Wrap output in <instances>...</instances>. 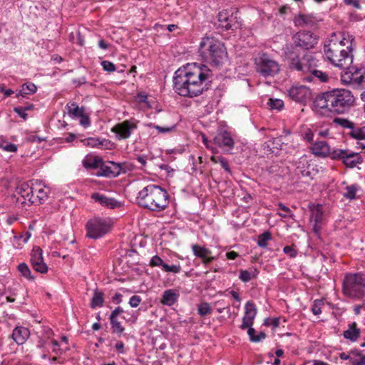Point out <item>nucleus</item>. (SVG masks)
I'll use <instances>...</instances> for the list:
<instances>
[{
    "label": "nucleus",
    "mask_w": 365,
    "mask_h": 365,
    "mask_svg": "<svg viewBox=\"0 0 365 365\" xmlns=\"http://www.w3.org/2000/svg\"><path fill=\"white\" fill-rule=\"evenodd\" d=\"M210 77L211 71L206 66L187 64L175 72L173 88L181 96L196 97L207 89V81H210Z\"/></svg>",
    "instance_id": "obj_1"
},
{
    "label": "nucleus",
    "mask_w": 365,
    "mask_h": 365,
    "mask_svg": "<svg viewBox=\"0 0 365 365\" xmlns=\"http://www.w3.org/2000/svg\"><path fill=\"white\" fill-rule=\"evenodd\" d=\"M355 98L346 89H334L316 97L313 103L314 110L322 115L330 113L341 114L354 106Z\"/></svg>",
    "instance_id": "obj_2"
},
{
    "label": "nucleus",
    "mask_w": 365,
    "mask_h": 365,
    "mask_svg": "<svg viewBox=\"0 0 365 365\" xmlns=\"http://www.w3.org/2000/svg\"><path fill=\"white\" fill-rule=\"evenodd\" d=\"M354 42L349 34H333L324 45V54L334 66L348 68L353 62Z\"/></svg>",
    "instance_id": "obj_3"
},
{
    "label": "nucleus",
    "mask_w": 365,
    "mask_h": 365,
    "mask_svg": "<svg viewBox=\"0 0 365 365\" xmlns=\"http://www.w3.org/2000/svg\"><path fill=\"white\" fill-rule=\"evenodd\" d=\"M138 204L151 211L164 210L169 205V194L159 185L150 184L143 187L138 193Z\"/></svg>",
    "instance_id": "obj_4"
},
{
    "label": "nucleus",
    "mask_w": 365,
    "mask_h": 365,
    "mask_svg": "<svg viewBox=\"0 0 365 365\" xmlns=\"http://www.w3.org/2000/svg\"><path fill=\"white\" fill-rule=\"evenodd\" d=\"M199 54L205 62L215 66L222 65L227 57L223 43L212 36L202 38L199 46Z\"/></svg>",
    "instance_id": "obj_5"
},
{
    "label": "nucleus",
    "mask_w": 365,
    "mask_h": 365,
    "mask_svg": "<svg viewBox=\"0 0 365 365\" xmlns=\"http://www.w3.org/2000/svg\"><path fill=\"white\" fill-rule=\"evenodd\" d=\"M285 58L288 61L291 69L300 71L302 73H309L312 69L317 67L318 60L311 53H306L302 58L296 54L292 45H287L284 48Z\"/></svg>",
    "instance_id": "obj_6"
},
{
    "label": "nucleus",
    "mask_w": 365,
    "mask_h": 365,
    "mask_svg": "<svg viewBox=\"0 0 365 365\" xmlns=\"http://www.w3.org/2000/svg\"><path fill=\"white\" fill-rule=\"evenodd\" d=\"M344 293L352 298H361L365 294V274L361 272L350 273L345 276Z\"/></svg>",
    "instance_id": "obj_7"
},
{
    "label": "nucleus",
    "mask_w": 365,
    "mask_h": 365,
    "mask_svg": "<svg viewBox=\"0 0 365 365\" xmlns=\"http://www.w3.org/2000/svg\"><path fill=\"white\" fill-rule=\"evenodd\" d=\"M257 71L264 77L273 76L279 72L280 66L277 61L267 53H262L256 59Z\"/></svg>",
    "instance_id": "obj_8"
},
{
    "label": "nucleus",
    "mask_w": 365,
    "mask_h": 365,
    "mask_svg": "<svg viewBox=\"0 0 365 365\" xmlns=\"http://www.w3.org/2000/svg\"><path fill=\"white\" fill-rule=\"evenodd\" d=\"M110 227V223L106 219H92L86 225L87 235L93 239L101 237L109 231Z\"/></svg>",
    "instance_id": "obj_9"
},
{
    "label": "nucleus",
    "mask_w": 365,
    "mask_h": 365,
    "mask_svg": "<svg viewBox=\"0 0 365 365\" xmlns=\"http://www.w3.org/2000/svg\"><path fill=\"white\" fill-rule=\"evenodd\" d=\"M34 185L29 182H21L16 189L15 197L16 202L21 206H29L34 204Z\"/></svg>",
    "instance_id": "obj_10"
},
{
    "label": "nucleus",
    "mask_w": 365,
    "mask_h": 365,
    "mask_svg": "<svg viewBox=\"0 0 365 365\" xmlns=\"http://www.w3.org/2000/svg\"><path fill=\"white\" fill-rule=\"evenodd\" d=\"M331 157L335 160H340L348 168H354L362 163V158L359 153L349 150L336 149L331 153Z\"/></svg>",
    "instance_id": "obj_11"
},
{
    "label": "nucleus",
    "mask_w": 365,
    "mask_h": 365,
    "mask_svg": "<svg viewBox=\"0 0 365 365\" xmlns=\"http://www.w3.org/2000/svg\"><path fill=\"white\" fill-rule=\"evenodd\" d=\"M293 44L304 50L311 49L317 43V38L309 31H299L293 36Z\"/></svg>",
    "instance_id": "obj_12"
},
{
    "label": "nucleus",
    "mask_w": 365,
    "mask_h": 365,
    "mask_svg": "<svg viewBox=\"0 0 365 365\" xmlns=\"http://www.w3.org/2000/svg\"><path fill=\"white\" fill-rule=\"evenodd\" d=\"M288 96L293 101L305 103L312 98L311 90L305 86H293L287 90Z\"/></svg>",
    "instance_id": "obj_13"
},
{
    "label": "nucleus",
    "mask_w": 365,
    "mask_h": 365,
    "mask_svg": "<svg viewBox=\"0 0 365 365\" xmlns=\"http://www.w3.org/2000/svg\"><path fill=\"white\" fill-rule=\"evenodd\" d=\"M136 128L135 123L130 120H124L113 126L111 130L116 134L118 140H123L130 138L132 131Z\"/></svg>",
    "instance_id": "obj_14"
},
{
    "label": "nucleus",
    "mask_w": 365,
    "mask_h": 365,
    "mask_svg": "<svg viewBox=\"0 0 365 365\" xmlns=\"http://www.w3.org/2000/svg\"><path fill=\"white\" fill-rule=\"evenodd\" d=\"M31 262L33 268L38 272L46 273L48 267L43 262L42 250L39 247H34L31 252Z\"/></svg>",
    "instance_id": "obj_15"
},
{
    "label": "nucleus",
    "mask_w": 365,
    "mask_h": 365,
    "mask_svg": "<svg viewBox=\"0 0 365 365\" xmlns=\"http://www.w3.org/2000/svg\"><path fill=\"white\" fill-rule=\"evenodd\" d=\"M99 168V171L96 173V175L98 177H115L120 175L121 172L120 165L113 161H109L108 163H103L102 161Z\"/></svg>",
    "instance_id": "obj_16"
},
{
    "label": "nucleus",
    "mask_w": 365,
    "mask_h": 365,
    "mask_svg": "<svg viewBox=\"0 0 365 365\" xmlns=\"http://www.w3.org/2000/svg\"><path fill=\"white\" fill-rule=\"evenodd\" d=\"M256 314L257 308L255 304L250 301L247 302L245 306V315L242 318V323L240 328L242 329H245L248 327H252Z\"/></svg>",
    "instance_id": "obj_17"
},
{
    "label": "nucleus",
    "mask_w": 365,
    "mask_h": 365,
    "mask_svg": "<svg viewBox=\"0 0 365 365\" xmlns=\"http://www.w3.org/2000/svg\"><path fill=\"white\" fill-rule=\"evenodd\" d=\"M214 142L226 150H230L234 147V140L230 133L226 130L219 131L214 138Z\"/></svg>",
    "instance_id": "obj_18"
},
{
    "label": "nucleus",
    "mask_w": 365,
    "mask_h": 365,
    "mask_svg": "<svg viewBox=\"0 0 365 365\" xmlns=\"http://www.w3.org/2000/svg\"><path fill=\"white\" fill-rule=\"evenodd\" d=\"M311 221L314 222L313 230L314 232L319 235L321 225L324 220V211L321 205H314L311 207Z\"/></svg>",
    "instance_id": "obj_19"
},
{
    "label": "nucleus",
    "mask_w": 365,
    "mask_h": 365,
    "mask_svg": "<svg viewBox=\"0 0 365 365\" xmlns=\"http://www.w3.org/2000/svg\"><path fill=\"white\" fill-rule=\"evenodd\" d=\"M192 250L195 257L202 259L203 264H207L212 262L215 257L212 256V251L199 245H192Z\"/></svg>",
    "instance_id": "obj_20"
},
{
    "label": "nucleus",
    "mask_w": 365,
    "mask_h": 365,
    "mask_svg": "<svg viewBox=\"0 0 365 365\" xmlns=\"http://www.w3.org/2000/svg\"><path fill=\"white\" fill-rule=\"evenodd\" d=\"M218 21L220 26L226 30L232 29L235 26L234 21L236 17L233 16V14H230L228 10H222L218 14Z\"/></svg>",
    "instance_id": "obj_21"
},
{
    "label": "nucleus",
    "mask_w": 365,
    "mask_h": 365,
    "mask_svg": "<svg viewBox=\"0 0 365 365\" xmlns=\"http://www.w3.org/2000/svg\"><path fill=\"white\" fill-rule=\"evenodd\" d=\"M319 19L313 14H299L294 18V24L297 26L312 27L315 26Z\"/></svg>",
    "instance_id": "obj_22"
},
{
    "label": "nucleus",
    "mask_w": 365,
    "mask_h": 365,
    "mask_svg": "<svg viewBox=\"0 0 365 365\" xmlns=\"http://www.w3.org/2000/svg\"><path fill=\"white\" fill-rule=\"evenodd\" d=\"M30 335L29 330L24 327H16L12 332V339L19 345L26 342Z\"/></svg>",
    "instance_id": "obj_23"
},
{
    "label": "nucleus",
    "mask_w": 365,
    "mask_h": 365,
    "mask_svg": "<svg viewBox=\"0 0 365 365\" xmlns=\"http://www.w3.org/2000/svg\"><path fill=\"white\" fill-rule=\"evenodd\" d=\"M179 292L174 289L165 290L160 299V302L163 305L172 306L175 304L179 298Z\"/></svg>",
    "instance_id": "obj_24"
},
{
    "label": "nucleus",
    "mask_w": 365,
    "mask_h": 365,
    "mask_svg": "<svg viewBox=\"0 0 365 365\" xmlns=\"http://www.w3.org/2000/svg\"><path fill=\"white\" fill-rule=\"evenodd\" d=\"M360 69L349 68V70L341 74V81L347 84L358 85Z\"/></svg>",
    "instance_id": "obj_25"
},
{
    "label": "nucleus",
    "mask_w": 365,
    "mask_h": 365,
    "mask_svg": "<svg viewBox=\"0 0 365 365\" xmlns=\"http://www.w3.org/2000/svg\"><path fill=\"white\" fill-rule=\"evenodd\" d=\"M314 155L319 157H326L330 153L329 145L324 140L316 141L311 147Z\"/></svg>",
    "instance_id": "obj_26"
},
{
    "label": "nucleus",
    "mask_w": 365,
    "mask_h": 365,
    "mask_svg": "<svg viewBox=\"0 0 365 365\" xmlns=\"http://www.w3.org/2000/svg\"><path fill=\"white\" fill-rule=\"evenodd\" d=\"M102 158L93 155L88 154L82 160V164L86 169H96L98 168L102 163Z\"/></svg>",
    "instance_id": "obj_27"
},
{
    "label": "nucleus",
    "mask_w": 365,
    "mask_h": 365,
    "mask_svg": "<svg viewBox=\"0 0 365 365\" xmlns=\"http://www.w3.org/2000/svg\"><path fill=\"white\" fill-rule=\"evenodd\" d=\"M48 188L41 187L40 184H36L34 186V203H43L48 197Z\"/></svg>",
    "instance_id": "obj_28"
},
{
    "label": "nucleus",
    "mask_w": 365,
    "mask_h": 365,
    "mask_svg": "<svg viewBox=\"0 0 365 365\" xmlns=\"http://www.w3.org/2000/svg\"><path fill=\"white\" fill-rule=\"evenodd\" d=\"M92 198L96 202H99L102 206L109 208H114L118 204V202L113 198L108 197L106 195L99 193L93 194Z\"/></svg>",
    "instance_id": "obj_29"
},
{
    "label": "nucleus",
    "mask_w": 365,
    "mask_h": 365,
    "mask_svg": "<svg viewBox=\"0 0 365 365\" xmlns=\"http://www.w3.org/2000/svg\"><path fill=\"white\" fill-rule=\"evenodd\" d=\"M258 274L259 272L256 268L251 267L248 269L241 270L239 278L243 282H247L257 278Z\"/></svg>",
    "instance_id": "obj_30"
},
{
    "label": "nucleus",
    "mask_w": 365,
    "mask_h": 365,
    "mask_svg": "<svg viewBox=\"0 0 365 365\" xmlns=\"http://www.w3.org/2000/svg\"><path fill=\"white\" fill-rule=\"evenodd\" d=\"M36 91V86L33 83H26L21 86V89L17 93V96L25 97L26 95H31Z\"/></svg>",
    "instance_id": "obj_31"
},
{
    "label": "nucleus",
    "mask_w": 365,
    "mask_h": 365,
    "mask_svg": "<svg viewBox=\"0 0 365 365\" xmlns=\"http://www.w3.org/2000/svg\"><path fill=\"white\" fill-rule=\"evenodd\" d=\"M68 113L72 118H78L82 115L84 112L83 107H79L76 103H71L67 105Z\"/></svg>",
    "instance_id": "obj_32"
},
{
    "label": "nucleus",
    "mask_w": 365,
    "mask_h": 365,
    "mask_svg": "<svg viewBox=\"0 0 365 365\" xmlns=\"http://www.w3.org/2000/svg\"><path fill=\"white\" fill-rule=\"evenodd\" d=\"M103 293L99 292L98 290H95L93 296L91 299V307L94 309L97 307H101L103 305L104 299H103Z\"/></svg>",
    "instance_id": "obj_33"
},
{
    "label": "nucleus",
    "mask_w": 365,
    "mask_h": 365,
    "mask_svg": "<svg viewBox=\"0 0 365 365\" xmlns=\"http://www.w3.org/2000/svg\"><path fill=\"white\" fill-rule=\"evenodd\" d=\"M359 187L356 185H347L344 188L343 196L349 200H354L356 197V192Z\"/></svg>",
    "instance_id": "obj_34"
},
{
    "label": "nucleus",
    "mask_w": 365,
    "mask_h": 365,
    "mask_svg": "<svg viewBox=\"0 0 365 365\" xmlns=\"http://www.w3.org/2000/svg\"><path fill=\"white\" fill-rule=\"evenodd\" d=\"M0 148L9 153H15L17 151L16 145L3 138L0 139Z\"/></svg>",
    "instance_id": "obj_35"
},
{
    "label": "nucleus",
    "mask_w": 365,
    "mask_h": 365,
    "mask_svg": "<svg viewBox=\"0 0 365 365\" xmlns=\"http://www.w3.org/2000/svg\"><path fill=\"white\" fill-rule=\"evenodd\" d=\"M18 270L23 277L29 280H34V277L31 274V269L26 263H21L18 266Z\"/></svg>",
    "instance_id": "obj_36"
},
{
    "label": "nucleus",
    "mask_w": 365,
    "mask_h": 365,
    "mask_svg": "<svg viewBox=\"0 0 365 365\" xmlns=\"http://www.w3.org/2000/svg\"><path fill=\"white\" fill-rule=\"evenodd\" d=\"M350 364L351 365H365V355L361 353H352Z\"/></svg>",
    "instance_id": "obj_37"
},
{
    "label": "nucleus",
    "mask_w": 365,
    "mask_h": 365,
    "mask_svg": "<svg viewBox=\"0 0 365 365\" xmlns=\"http://www.w3.org/2000/svg\"><path fill=\"white\" fill-rule=\"evenodd\" d=\"M353 138L357 140H365V127L360 128H352L349 133Z\"/></svg>",
    "instance_id": "obj_38"
},
{
    "label": "nucleus",
    "mask_w": 365,
    "mask_h": 365,
    "mask_svg": "<svg viewBox=\"0 0 365 365\" xmlns=\"http://www.w3.org/2000/svg\"><path fill=\"white\" fill-rule=\"evenodd\" d=\"M211 161L214 163H220L222 168L227 173H230V168L226 159L222 156H212L210 158Z\"/></svg>",
    "instance_id": "obj_39"
},
{
    "label": "nucleus",
    "mask_w": 365,
    "mask_h": 365,
    "mask_svg": "<svg viewBox=\"0 0 365 365\" xmlns=\"http://www.w3.org/2000/svg\"><path fill=\"white\" fill-rule=\"evenodd\" d=\"M107 143H109L107 140H101L96 138H89L87 139V145L93 148H101Z\"/></svg>",
    "instance_id": "obj_40"
},
{
    "label": "nucleus",
    "mask_w": 365,
    "mask_h": 365,
    "mask_svg": "<svg viewBox=\"0 0 365 365\" xmlns=\"http://www.w3.org/2000/svg\"><path fill=\"white\" fill-rule=\"evenodd\" d=\"M271 240V234L269 232H264L258 237L257 245L260 247H266L267 242Z\"/></svg>",
    "instance_id": "obj_41"
},
{
    "label": "nucleus",
    "mask_w": 365,
    "mask_h": 365,
    "mask_svg": "<svg viewBox=\"0 0 365 365\" xmlns=\"http://www.w3.org/2000/svg\"><path fill=\"white\" fill-rule=\"evenodd\" d=\"M314 78H318L321 82H327L329 79L328 75L315 67L309 72Z\"/></svg>",
    "instance_id": "obj_42"
},
{
    "label": "nucleus",
    "mask_w": 365,
    "mask_h": 365,
    "mask_svg": "<svg viewBox=\"0 0 365 365\" xmlns=\"http://www.w3.org/2000/svg\"><path fill=\"white\" fill-rule=\"evenodd\" d=\"M359 330L353 327H351L348 330L345 331L344 333V337L346 339H349L351 341H356L359 337Z\"/></svg>",
    "instance_id": "obj_43"
},
{
    "label": "nucleus",
    "mask_w": 365,
    "mask_h": 365,
    "mask_svg": "<svg viewBox=\"0 0 365 365\" xmlns=\"http://www.w3.org/2000/svg\"><path fill=\"white\" fill-rule=\"evenodd\" d=\"M308 165V160L305 155H303L299 158V164L297 165V168L299 170L300 173L302 175H309V172L305 170V167Z\"/></svg>",
    "instance_id": "obj_44"
},
{
    "label": "nucleus",
    "mask_w": 365,
    "mask_h": 365,
    "mask_svg": "<svg viewBox=\"0 0 365 365\" xmlns=\"http://www.w3.org/2000/svg\"><path fill=\"white\" fill-rule=\"evenodd\" d=\"M110 325L112 330L114 333L121 334L124 331V328L121 325L120 322L118 320V319L110 318Z\"/></svg>",
    "instance_id": "obj_45"
},
{
    "label": "nucleus",
    "mask_w": 365,
    "mask_h": 365,
    "mask_svg": "<svg viewBox=\"0 0 365 365\" xmlns=\"http://www.w3.org/2000/svg\"><path fill=\"white\" fill-rule=\"evenodd\" d=\"M148 125L150 127H153V128H155L158 131L159 133H171V132L174 131L176 128L175 124L168 125V126H160V125H153L150 123Z\"/></svg>",
    "instance_id": "obj_46"
},
{
    "label": "nucleus",
    "mask_w": 365,
    "mask_h": 365,
    "mask_svg": "<svg viewBox=\"0 0 365 365\" xmlns=\"http://www.w3.org/2000/svg\"><path fill=\"white\" fill-rule=\"evenodd\" d=\"M334 123L343 127V128H350L351 130H352V128H354V123H352L351 121L349 120L346 118H334Z\"/></svg>",
    "instance_id": "obj_47"
},
{
    "label": "nucleus",
    "mask_w": 365,
    "mask_h": 365,
    "mask_svg": "<svg viewBox=\"0 0 365 365\" xmlns=\"http://www.w3.org/2000/svg\"><path fill=\"white\" fill-rule=\"evenodd\" d=\"M268 105L269 106V107H270V108L272 110H280L284 107V102L281 99H278V98L272 99V98H270L269 100Z\"/></svg>",
    "instance_id": "obj_48"
},
{
    "label": "nucleus",
    "mask_w": 365,
    "mask_h": 365,
    "mask_svg": "<svg viewBox=\"0 0 365 365\" xmlns=\"http://www.w3.org/2000/svg\"><path fill=\"white\" fill-rule=\"evenodd\" d=\"M324 305V299H316L313 302L312 312L314 315H319L322 313V308Z\"/></svg>",
    "instance_id": "obj_49"
},
{
    "label": "nucleus",
    "mask_w": 365,
    "mask_h": 365,
    "mask_svg": "<svg viewBox=\"0 0 365 365\" xmlns=\"http://www.w3.org/2000/svg\"><path fill=\"white\" fill-rule=\"evenodd\" d=\"M162 270L165 272H172L174 274H178L180 273L181 271V266L180 264L169 265L165 263Z\"/></svg>",
    "instance_id": "obj_50"
},
{
    "label": "nucleus",
    "mask_w": 365,
    "mask_h": 365,
    "mask_svg": "<svg viewBox=\"0 0 365 365\" xmlns=\"http://www.w3.org/2000/svg\"><path fill=\"white\" fill-rule=\"evenodd\" d=\"M278 206H279V210H280L281 211L283 212H278L279 216L284 217V218H286V217L293 218L294 215L288 207L285 206L284 205H283L282 203H279Z\"/></svg>",
    "instance_id": "obj_51"
},
{
    "label": "nucleus",
    "mask_w": 365,
    "mask_h": 365,
    "mask_svg": "<svg viewBox=\"0 0 365 365\" xmlns=\"http://www.w3.org/2000/svg\"><path fill=\"white\" fill-rule=\"evenodd\" d=\"M198 313L200 316H205L211 312L210 306L207 302L201 303L198 306Z\"/></svg>",
    "instance_id": "obj_52"
},
{
    "label": "nucleus",
    "mask_w": 365,
    "mask_h": 365,
    "mask_svg": "<svg viewBox=\"0 0 365 365\" xmlns=\"http://www.w3.org/2000/svg\"><path fill=\"white\" fill-rule=\"evenodd\" d=\"M165 264L163 260L158 255L153 256L149 262V265L151 267H161V268H163V265Z\"/></svg>",
    "instance_id": "obj_53"
},
{
    "label": "nucleus",
    "mask_w": 365,
    "mask_h": 365,
    "mask_svg": "<svg viewBox=\"0 0 365 365\" xmlns=\"http://www.w3.org/2000/svg\"><path fill=\"white\" fill-rule=\"evenodd\" d=\"M101 64L103 69L108 72H113L116 69L115 64L109 61H103Z\"/></svg>",
    "instance_id": "obj_54"
},
{
    "label": "nucleus",
    "mask_w": 365,
    "mask_h": 365,
    "mask_svg": "<svg viewBox=\"0 0 365 365\" xmlns=\"http://www.w3.org/2000/svg\"><path fill=\"white\" fill-rule=\"evenodd\" d=\"M78 118H80V124L84 128H87L91 125L90 118L85 114V113H83L82 115L79 116Z\"/></svg>",
    "instance_id": "obj_55"
},
{
    "label": "nucleus",
    "mask_w": 365,
    "mask_h": 365,
    "mask_svg": "<svg viewBox=\"0 0 365 365\" xmlns=\"http://www.w3.org/2000/svg\"><path fill=\"white\" fill-rule=\"evenodd\" d=\"M141 302L140 297L138 295H133L130 298L129 304L131 307H137Z\"/></svg>",
    "instance_id": "obj_56"
},
{
    "label": "nucleus",
    "mask_w": 365,
    "mask_h": 365,
    "mask_svg": "<svg viewBox=\"0 0 365 365\" xmlns=\"http://www.w3.org/2000/svg\"><path fill=\"white\" fill-rule=\"evenodd\" d=\"M357 86L365 89V68L360 69L359 71V78Z\"/></svg>",
    "instance_id": "obj_57"
},
{
    "label": "nucleus",
    "mask_w": 365,
    "mask_h": 365,
    "mask_svg": "<svg viewBox=\"0 0 365 365\" xmlns=\"http://www.w3.org/2000/svg\"><path fill=\"white\" fill-rule=\"evenodd\" d=\"M283 251L291 257H295L297 254V251L291 246H285Z\"/></svg>",
    "instance_id": "obj_58"
},
{
    "label": "nucleus",
    "mask_w": 365,
    "mask_h": 365,
    "mask_svg": "<svg viewBox=\"0 0 365 365\" xmlns=\"http://www.w3.org/2000/svg\"><path fill=\"white\" fill-rule=\"evenodd\" d=\"M247 329H248L247 334L250 336V339L252 342H259V339H255V330L252 327H248Z\"/></svg>",
    "instance_id": "obj_59"
},
{
    "label": "nucleus",
    "mask_w": 365,
    "mask_h": 365,
    "mask_svg": "<svg viewBox=\"0 0 365 365\" xmlns=\"http://www.w3.org/2000/svg\"><path fill=\"white\" fill-rule=\"evenodd\" d=\"M123 312V309L120 307H116L111 313L110 318L117 319L118 316Z\"/></svg>",
    "instance_id": "obj_60"
},
{
    "label": "nucleus",
    "mask_w": 365,
    "mask_h": 365,
    "mask_svg": "<svg viewBox=\"0 0 365 365\" xmlns=\"http://www.w3.org/2000/svg\"><path fill=\"white\" fill-rule=\"evenodd\" d=\"M51 343L53 346L52 351L54 352L56 354H61L62 351L58 348V346H59L58 342L55 339H52Z\"/></svg>",
    "instance_id": "obj_61"
},
{
    "label": "nucleus",
    "mask_w": 365,
    "mask_h": 365,
    "mask_svg": "<svg viewBox=\"0 0 365 365\" xmlns=\"http://www.w3.org/2000/svg\"><path fill=\"white\" fill-rule=\"evenodd\" d=\"M346 5H352L354 8L359 9L361 8L359 0H344Z\"/></svg>",
    "instance_id": "obj_62"
},
{
    "label": "nucleus",
    "mask_w": 365,
    "mask_h": 365,
    "mask_svg": "<svg viewBox=\"0 0 365 365\" xmlns=\"http://www.w3.org/2000/svg\"><path fill=\"white\" fill-rule=\"evenodd\" d=\"M31 237V234L29 232L25 233L24 235H20L19 237H16L15 238L21 241L23 243H26L29 239Z\"/></svg>",
    "instance_id": "obj_63"
},
{
    "label": "nucleus",
    "mask_w": 365,
    "mask_h": 365,
    "mask_svg": "<svg viewBox=\"0 0 365 365\" xmlns=\"http://www.w3.org/2000/svg\"><path fill=\"white\" fill-rule=\"evenodd\" d=\"M14 111L19 114L20 117L23 119L26 120L27 118V113L25 110L21 109V108H15Z\"/></svg>",
    "instance_id": "obj_64"
}]
</instances>
